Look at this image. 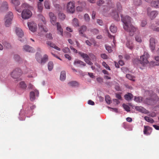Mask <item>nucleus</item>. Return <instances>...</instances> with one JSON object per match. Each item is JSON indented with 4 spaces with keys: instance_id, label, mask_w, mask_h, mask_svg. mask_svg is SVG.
Wrapping results in <instances>:
<instances>
[{
    "instance_id": "1",
    "label": "nucleus",
    "mask_w": 159,
    "mask_h": 159,
    "mask_svg": "<svg viewBox=\"0 0 159 159\" xmlns=\"http://www.w3.org/2000/svg\"><path fill=\"white\" fill-rule=\"evenodd\" d=\"M121 20L123 23V28L126 31L129 33L130 35L132 36L134 33L136 31V28L131 24V18L128 16L120 15Z\"/></svg>"
},
{
    "instance_id": "2",
    "label": "nucleus",
    "mask_w": 159,
    "mask_h": 159,
    "mask_svg": "<svg viewBox=\"0 0 159 159\" xmlns=\"http://www.w3.org/2000/svg\"><path fill=\"white\" fill-rule=\"evenodd\" d=\"M149 94L150 98H147L146 99V102L148 105L153 104L155 103L159 100V98L152 91L148 92V94Z\"/></svg>"
},
{
    "instance_id": "3",
    "label": "nucleus",
    "mask_w": 159,
    "mask_h": 159,
    "mask_svg": "<svg viewBox=\"0 0 159 159\" xmlns=\"http://www.w3.org/2000/svg\"><path fill=\"white\" fill-rule=\"evenodd\" d=\"M149 57V55L146 52H144L143 54L140 57V62L143 66H144L149 63L148 59Z\"/></svg>"
},
{
    "instance_id": "4",
    "label": "nucleus",
    "mask_w": 159,
    "mask_h": 159,
    "mask_svg": "<svg viewBox=\"0 0 159 159\" xmlns=\"http://www.w3.org/2000/svg\"><path fill=\"white\" fill-rule=\"evenodd\" d=\"M66 9L68 12L71 13H74L75 11V3L72 1L68 2L66 5Z\"/></svg>"
},
{
    "instance_id": "5",
    "label": "nucleus",
    "mask_w": 159,
    "mask_h": 159,
    "mask_svg": "<svg viewBox=\"0 0 159 159\" xmlns=\"http://www.w3.org/2000/svg\"><path fill=\"white\" fill-rule=\"evenodd\" d=\"M22 74V72L19 68L14 69L11 72V75L14 79H17Z\"/></svg>"
},
{
    "instance_id": "6",
    "label": "nucleus",
    "mask_w": 159,
    "mask_h": 159,
    "mask_svg": "<svg viewBox=\"0 0 159 159\" xmlns=\"http://www.w3.org/2000/svg\"><path fill=\"white\" fill-rule=\"evenodd\" d=\"M32 15V12L28 9H24L21 13L22 17L24 19L29 18Z\"/></svg>"
},
{
    "instance_id": "7",
    "label": "nucleus",
    "mask_w": 159,
    "mask_h": 159,
    "mask_svg": "<svg viewBox=\"0 0 159 159\" xmlns=\"http://www.w3.org/2000/svg\"><path fill=\"white\" fill-rule=\"evenodd\" d=\"M151 8L150 7L148 8L147 9L148 15L151 19H154L158 14L157 11H151Z\"/></svg>"
},
{
    "instance_id": "8",
    "label": "nucleus",
    "mask_w": 159,
    "mask_h": 159,
    "mask_svg": "<svg viewBox=\"0 0 159 159\" xmlns=\"http://www.w3.org/2000/svg\"><path fill=\"white\" fill-rule=\"evenodd\" d=\"M28 25L30 31L33 32L36 31L37 27L36 23L33 22H29L28 23Z\"/></svg>"
},
{
    "instance_id": "9",
    "label": "nucleus",
    "mask_w": 159,
    "mask_h": 159,
    "mask_svg": "<svg viewBox=\"0 0 159 159\" xmlns=\"http://www.w3.org/2000/svg\"><path fill=\"white\" fill-rule=\"evenodd\" d=\"M49 16L50 19V21L53 25H56L57 24L56 21L57 20L56 17L54 14L50 12L49 14Z\"/></svg>"
},
{
    "instance_id": "10",
    "label": "nucleus",
    "mask_w": 159,
    "mask_h": 159,
    "mask_svg": "<svg viewBox=\"0 0 159 159\" xmlns=\"http://www.w3.org/2000/svg\"><path fill=\"white\" fill-rule=\"evenodd\" d=\"M143 133L147 135H149L152 132V128L149 126H144Z\"/></svg>"
},
{
    "instance_id": "11",
    "label": "nucleus",
    "mask_w": 159,
    "mask_h": 159,
    "mask_svg": "<svg viewBox=\"0 0 159 159\" xmlns=\"http://www.w3.org/2000/svg\"><path fill=\"white\" fill-rule=\"evenodd\" d=\"M16 35L20 38H22L24 36V33L22 30L19 27H16L15 30Z\"/></svg>"
},
{
    "instance_id": "12",
    "label": "nucleus",
    "mask_w": 159,
    "mask_h": 159,
    "mask_svg": "<svg viewBox=\"0 0 159 159\" xmlns=\"http://www.w3.org/2000/svg\"><path fill=\"white\" fill-rule=\"evenodd\" d=\"M150 47L152 51L154 50L155 47V40L153 38H151L150 39Z\"/></svg>"
},
{
    "instance_id": "13",
    "label": "nucleus",
    "mask_w": 159,
    "mask_h": 159,
    "mask_svg": "<svg viewBox=\"0 0 159 159\" xmlns=\"http://www.w3.org/2000/svg\"><path fill=\"white\" fill-rule=\"evenodd\" d=\"M24 50L29 52H33L34 51V49L28 45H25L23 47Z\"/></svg>"
},
{
    "instance_id": "14",
    "label": "nucleus",
    "mask_w": 159,
    "mask_h": 159,
    "mask_svg": "<svg viewBox=\"0 0 159 159\" xmlns=\"http://www.w3.org/2000/svg\"><path fill=\"white\" fill-rule=\"evenodd\" d=\"M8 4L7 2L4 1L1 5L0 9L2 11L7 10L8 9Z\"/></svg>"
},
{
    "instance_id": "15",
    "label": "nucleus",
    "mask_w": 159,
    "mask_h": 159,
    "mask_svg": "<svg viewBox=\"0 0 159 159\" xmlns=\"http://www.w3.org/2000/svg\"><path fill=\"white\" fill-rule=\"evenodd\" d=\"M47 44L48 45L50 46V47L53 48L57 50L58 51H60L61 49L57 46L55 44L53 43H51L50 41H48L47 42Z\"/></svg>"
},
{
    "instance_id": "16",
    "label": "nucleus",
    "mask_w": 159,
    "mask_h": 159,
    "mask_svg": "<svg viewBox=\"0 0 159 159\" xmlns=\"http://www.w3.org/2000/svg\"><path fill=\"white\" fill-rule=\"evenodd\" d=\"M56 25L58 32H59L60 33V34L62 36L63 33V30L62 28H61L60 24L59 23L57 22Z\"/></svg>"
},
{
    "instance_id": "17",
    "label": "nucleus",
    "mask_w": 159,
    "mask_h": 159,
    "mask_svg": "<svg viewBox=\"0 0 159 159\" xmlns=\"http://www.w3.org/2000/svg\"><path fill=\"white\" fill-rule=\"evenodd\" d=\"M126 46L127 48L131 50H132L134 47L132 41L128 40L126 42Z\"/></svg>"
},
{
    "instance_id": "18",
    "label": "nucleus",
    "mask_w": 159,
    "mask_h": 159,
    "mask_svg": "<svg viewBox=\"0 0 159 159\" xmlns=\"http://www.w3.org/2000/svg\"><path fill=\"white\" fill-rule=\"evenodd\" d=\"M110 31L113 33L116 32L117 31V28L113 24L111 25L110 27Z\"/></svg>"
},
{
    "instance_id": "19",
    "label": "nucleus",
    "mask_w": 159,
    "mask_h": 159,
    "mask_svg": "<svg viewBox=\"0 0 159 159\" xmlns=\"http://www.w3.org/2000/svg\"><path fill=\"white\" fill-rule=\"evenodd\" d=\"M38 25L39 29L41 32L43 31L44 32H46L48 31V30L47 28L44 26L42 25V24H39Z\"/></svg>"
},
{
    "instance_id": "20",
    "label": "nucleus",
    "mask_w": 159,
    "mask_h": 159,
    "mask_svg": "<svg viewBox=\"0 0 159 159\" xmlns=\"http://www.w3.org/2000/svg\"><path fill=\"white\" fill-rule=\"evenodd\" d=\"M125 98L127 101H129L133 98V95L131 93H128L124 96Z\"/></svg>"
},
{
    "instance_id": "21",
    "label": "nucleus",
    "mask_w": 159,
    "mask_h": 159,
    "mask_svg": "<svg viewBox=\"0 0 159 159\" xmlns=\"http://www.w3.org/2000/svg\"><path fill=\"white\" fill-rule=\"evenodd\" d=\"M87 30V27L85 25H83L81 26L79 29V33L81 34H83Z\"/></svg>"
},
{
    "instance_id": "22",
    "label": "nucleus",
    "mask_w": 159,
    "mask_h": 159,
    "mask_svg": "<svg viewBox=\"0 0 159 159\" xmlns=\"http://www.w3.org/2000/svg\"><path fill=\"white\" fill-rule=\"evenodd\" d=\"M13 17V15L12 12L11 11H9L6 15L5 17V19H7V18L11 19L12 20Z\"/></svg>"
},
{
    "instance_id": "23",
    "label": "nucleus",
    "mask_w": 159,
    "mask_h": 159,
    "mask_svg": "<svg viewBox=\"0 0 159 159\" xmlns=\"http://www.w3.org/2000/svg\"><path fill=\"white\" fill-rule=\"evenodd\" d=\"M37 7L38 11L39 12H41L43 8V4L41 2H38Z\"/></svg>"
},
{
    "instance_id": "24",
    "label": "nucleus",
    "mask_w": 159,
    "mask_h": 159,
    "mask_svg": "<svg viewBox=\"0 0 159 159\" xmlns=\"http://www.w3.org/2000/svg\"><path fill=\"white\" fill-rule=\"evenodd\" d=\"M66 78V73L65 71H62L61 72L60 79L61 81L64 80Z\"/></svg>"
},
{
    "instance_id": "25",
    "label": "nucleus",
    "mask_w": 159,
    "mask_h": 159,
    "mask_svg": "<svg viewBox=\"0 0 159 159\" xmlns=\"http://www.w3.org/2000/svg\"><path fill=\"white\" fill-rule=\"evenodd\" d=\"M5 19V25L6 26L8 27L11 25L12 20H11V19L9 18H7V19Z\"/></svg>"
},
{
    "instance_id": "26",
    "label": "nucleus",
    "mask_w": 159,
    "mask_h": 159,
    "mask_svg": "<svg viewBox=\"0 0 159 159\" xmlns=\"http://www.w3.org/2000/svg\"><path fill=\"white\" fill-rule=\"evenodd\" d=\"M116 7L118 12H121L122 10V7L120 2H117L116 4Z\"/></svg>"
},
{
    "instance_id": "27",
    "label": "nucleus",
    "mask_w": 159,
    "mask_h": 159,
    "mask_svg": "<svg viewBox=\"0 0 159 159\" xmlns=\"http://www.w3.org/2000/svg\"><path fill=\"white\" fill-rule=\"evenodd\" d=\"M72 25L75 27H77L79 26V22L78 20L76 18H74L72 20Z\"/></svg>"
},
{
    "instance_id": "28",
    "label": "nucleus",
    "mask_w": 159,
    "mask_h": 159,
    "mask_svg": "<svg viewBox=\"0 0 159 159\" xmlns=\"http://www.w3.org/2000/svg\"><path fill=\"white\" fill-rule=\"evenodd\" d=\"M48 56L46 54L44 55L43 57L42 58L41 60V63H44L48 61Z\"/></svg>"
},
{
    "instance_id": "29",
    "label": "nucleus",
    "mask_w": 159,
    "mask_h": 159,
    "mask_svg": "<svg viewBox=\"0 0 159 159\" xmlns=\"http://www.w3.org/2000/svg\"><path fill=\"white\" fill-rule=\"evenodd\" d=\"M151 5L154 7H159V0H157L156 1L152 2L151 3Z\"/></svg>"
},
{
    "instance_id": "30",
    "label": "nucleus",
    "mask_w": 159,
    "mask_h": 159,
    "mask_svg": "<svg viewBox=\"0 0 159 159\" xmlns=\"http://www.w3.org/2000/svg\"><path fill=\"white\" fill-rule=\"evenodd\" d=\"M11 2L14 5L15 7H17L20 4V2L18 0H11Z\"/></svg>"
},
{
    "instance_id": "31",
    "label": "nucleus",
    "mask_w": 159,
    "mask_h": 159,
    "mask_svg": "<svg viewBox=\"0 0 159 159\" xmlns=\"http://www.w3.org/2000/svg\"><path fill=\"white\" fill-rule=\"evenodd\" d=\"M44 6L45 8L46 9H50V4L49 1H45L44 2Z\"/></svg>"
},
{
    "instance_id": "32",
    "label": "nucleus",
    "mask_w": 159,
    "mask_h": 159,
    "mask_svg": "<svg viewBox=\"0 0 159 159\" xmlns=\"http://www.w3.org/2000/svg\"><path fill=\"white\" fill-rule=\"evenodd\" d=\"M78 54L80 55L84 60L86 58H89V56L86 53L82 52H78Z\"/></svg>"
},
{
    "instance_id": "33",
    "label": "nucleus",
    "mask_w": 159,
    "mask_h": 159,
    "mask_svg": "<svg viewBox=\"0 0 159 159\" xmlns=\"http://www.w3.org/2000/svg\"><path fill=\"white\" fill-rule=\"evenodd\" d=\"M135 108L136 110L141 112H143L145 110L144 108L141 106H136Z\"/></svg>"
},
{
    "instance_id": "34",
    "label": "nucleus",
    "mask_w": 159,
    "mask_h": 159,
    "mask_svg": "<svg viewBox=\"0 0 159 159\" xmlns=\"http://www.w3.org/2000/svg\"><path fill=\"white\" fill-rule=\"evenodd\" d=\"M79 64L80 65H83L84 66H86V64L84 62L79 60H75L74 62V64Z\"/></svg>"
},
{
    "instance_id": "35",
    "label": "nucleus",
    "mask_w": 159,
    "mask_h": 159,
    "mask_svg": "<svg viewBox=\"0 0 159 159\" xmlns=\"http://www.w3.org/2000/svg\"><path fill=\"white\" fill-rule=\"evenodd\" d=\"M134 101L140 103L143 101V98L141 97H135Z\"/></svg>"
},
{
    "instance_id": "36",
    "label": "nucleus",
    "mask_w": 159,
    "mask_h": 159,
    "mask_svg": "<svg viewBox=\"0 0 159 159\" xmlns=\"http://www.w3.org/2000/svg\"><path fill=\"white\" fill-rule=\"evenodd\" d=\"M144 119L146 121L151 123H152L154 122V120L152 118L148 116H145Z\"/></svg>"
},
{
    "instance_id": "37",
    "label": "nucleus",
    "mask_w": 159,
    "mask_h": 159,
    "mask_svg": "<svg viewBox=\"0 0 159 159\" xmlns=\"http://www.w3.org/2000/svg\"><path fill=\"white\" fill-rule=\"evenodd\" d=\"M35 93L34 92L31 91L30 92V98L31 101H33L35 99Z\"/></svg>"
},
{
    "instance_id": "38",
    "label": "nucleus",
    "mask_w": 159,
    "mask_h": 159,
    "mask_svg": "<svg viewBox=\"0 0 159 159\" xmlns=\"http://www.w3.org/2000/svg\"><path fill=\"white\" fill-rule=\"evenodd\" d=\"M53 63L52 61L49 62L48 64V70L50 71L51 70L53 69Z\"/></svg>"
},
{
    "instance_id": "39",
    "label": "nucleus",
    "mask_w": 159,
    "mask_h": 159,
    "mask_svg": "<svg viewBox=\"0 0 159 159\" xmlns=\"http://www.w3.org/2000/svg\"><path fill=\"white\" fill-rule=\"evenodd\" d=\"M69 85L71 86H76L78 85V83L75 81H71L68 83Z\"/></svg>"
},
{
    "instance_id": "40",
    "label": "nucleus",
    "mask_w": 159,
    "mask_h": 159,
    "mask_svg": "<svg viewBox=\"0 0 159 159\" xmlns=\"http://www.w3.org/2000/svg\"><path fill=\"white\" fill-rule=\"evenodd\" d=\"M58 17L60 19L63 20L65 18L66 16L63 13L60 12L59 13Z\"/></svg>"
},
{
    "instance_id": "41",
    "label": "nucleus",
    "mask_w": 159,
    "mask_h": 159,
    "mask_svg": "<svg viewBox=\"0 0 159 159\" xmlns=\"http://www.w3.org/2000/svg\"><path fill=\"white\" fill-rule=\"evenodd\" d=\"M107 4L111 7H114V4L112 2L111 0H106Z\"/></svg>"
},
{
    "instance_id": "42",
    "label": "nucleus",
    "mask_w": 159,
    "mask_h": 159,
    "mask_svg": "<svg viewBox=\"0 0 159 159\" xmlns=\"http://www.w3.org/2000/svg\"><path fill=\"white\" fill-rule=\"evenodd\" d=\"M4 46L8 49L10 48L11 47V45L10 43L8 42L4 41L3 43Z\"/></svg>"
},
{
    "instance_id": "43",
    "label": "nucleus",
    "mask_w": 159,
    "mask_h": 159,
    "mask_svg": "<svg viewBox=\"0 0 159 159\" xmlns=\"http://www.w3.org/2000/svg\"><path fill=\"white\" fill-rule=\"evenodd\" d=\"M19 85L20 87L23 89H25L27 86L25 83L24 81H21L19 83Z\"/></svg>"
},
{
    "instance_id": "44",
    "label": "nucleus",
    "mask_w": 159,
    "mask_h": 159,
    "mask_svg": "<svg viewBox=\"0 0 159 159\" xmlns=\"http://www.w3.org/2000/svg\"><path fill=\"white\" fill-rule=\"evenodd\" d=\"M142 2L141 0H134L133 3L136 6L140 5L141 4Z\"/></svg>"
},
{
    "instance_id": "45",
    "label": "nucleus",
    "mask_w": 159,
    "mask_h": 159,
    "mask_svg": "<svg viewBox=\"0 0 159 159\" xmlns=\"http://www.w3.org/2000/svg\"><path fill=\"white\" fill-rule=\"evenodd\" d=\"M84 18L86 22H89L90 20V18L89 15L87 14H85L84 16Z\"/></svg>"
},
{
    "instance_id": "46",
    "label": "nucleus",
    "mask_w": 159,
    "mask_h": 159,
    "mask_svg": "<svg viewBox=\"0 0 159 159\" xmlns=\"http://www.w3.org/2000/svg\"><path fill=\"white\" fill-rule=\"evenodd\" d=\"M149 64L151 66H159V63L157 62H155L154 61H151L149 63Z\"/></svg>"
},
{
    "instance_id": "47",
    "label": "nucleus",
    "mask_w": 159,
    "mask_h": 159,
    "mask_svg": "<svg viewBox=\"0 0 159 159\" xmlns=\"http://www.w3.org/2000/svg\"><path fill=\"white\" fill-rule=\"evenodd\" d=\"M105 101L106 102L109 104L111 103V98L109 95H106L105 97Z\"/></svg>"
},
{
    "instance_id": "48",
    "label": "nucleus",
    "mask_w": 159,
    "mask_h": 159,
    "mask_svg": "<svg viewBox=\"0 0 159 159\" xmlns=\"http://www.w3.org/2000/svg\"><path fill=\"white\" fill-rule=\"evenodd\" d=\"M105 47L106 49L109 53L111 52H112V50L111 46L107 45H105Z\"/></svg>"
},
{
    "instance_id": "49",
    "label": "nucleus",
    "mask_w": 159,
    "mask_h": 159,
    "mask_svg": "<svg viewBox=\"0 0 159 159\" xmlns=\"http://www.w3.org/2000/svg\"><path fill=\"white\" fill-rule=\"evenodd\" d=\"M122 106L125 111H130V108L128 106L125 104H123Z\"/></svg>"
},
{
    "instance_id": "50",
    "label": "nucleus",
    "mask_w": 159,
    "mask_h": 159,
    "mask_svg": "<svg viewBox=\"0 0 159 159\" xmlns=\"http://www.w3.org/2000/svg\"><path fill=\"white\" fill-rule=\"evenodd\" d=\"M126 78L129 80L133 81H134L133 77L131 75L129 74H127L126 75Z\"/></svg>"
},
{
    "instance_id": "51",
    "label": "nucleus",
    "mask_w": 159,
    "mask_h": 159,
    "mask_svg": "<svg viewBox=\"0 0 159 159\" xmlns=\"http://www.w3.org/2000/svg\"><path fill=\"white\" fill-rule=\"evenodd\" d=\"M102 65L106 69H108V70H110L111 69L110 68V67L108 65L106 64V63L105 62L103 61V62H102Z\"/></svg>"
},
{
    "instance_id": "52",
    "label": "nucleus",
    "mask_w": 159,
    "mask_h": 159,
    "mask_svg": "<svg viewBox=\"0 0 159 159\" xmlns=\"http://www.w3.org/2000/svg\"><path fill=\"white\" fill-rule=\"evenodd\" d=\"M62 51L64 53H67L70 52V50L69 48L66 47L62 49Z\"/></svg>"
},
{
    "instance_id": "53",
    "label": "nucleus",
    "mask_w": 159,
    "mask_h": 159,
    "mask_svg": "<svg viewBox=\"0 0 159 159\" xmlns=\"http://www.w3.org/2000/svg\"><path fill=\"white\" fill-rule=\"evenodd\" d=\"M114 18L115 20L117 21H118L120 20L119 16L117 13L114 16Z\"/></svg>"
},
{
    "instance_id": "54",
    "label": "nucleus",
    "mask_w": 159,
    "mask_h": 159,
    "mask_svg": "<svg viewBox=\"0 0 159 159\" xmlns=\"http://www.w3.org/2000/svg\"><path fill=\"white\" fill-rule=\"evenodd\" d=\"M136 40L138 42L141 43L142 42V39L139 36H136L135 37Z\"/></svg>"
},
{
    "instance_id": "55",
    "label": "nucleus",
    "mask_w": 159,
    "mask_h": 159,
    "mask_svg": "<svg viewBox=\"0 0 159 159\" xmlns=\"http://www.w3.org/2000/svg\"><path fill=\"white\" fill-rule=\"evenodd\" d=\"M91 31L93 32V33L94 34H97L98 33L99 30H98L96 29H93L91 30Z\"/></svg>"
},
{
    "instance_id": "56",
    "label": "nucleus",
    "mask_w": 159,
    "mask_h": 159,
    "mask_svg": "<svg viewBox=\"0 0 159 159\" xmlns=\"http://www.w3.org/2000/svg\"><path fill=\"white\" fill-rule=\"evenodd\" d=\"M40 18L41 19V20L42 21L43 24H46V21L45 20V18L43 16L41 15L40 16Z\"/></svg>"
},
{
    "instance_id": "57",
    "label": "nucleus",
    "mask_w": 159,
    "mask_h": 159,
    "mask_svg": "<svg viewBox=\"0 0 159 159\" xmlns=\"http://www.w3.org/2000/svg\"><path fill=\"white\" fill-rule=\"evenodd\" d=\"M36 60H37V61L38 62L41 63V60H40L41 56L39 54H36Z\"/></svg>"
},
{
    "instance_id": "58",
    "label": "nucleus",
    "mask_w": 159,
    "mask_h": 159,
    "mask_svg": "<svg viewBox=\"0 0 159 159\" xmlns=\"http://www.w3.org/2000/svg\"><path fill=\"white\" fill-rule=\"evenodd\" d=\"M108 36L109 38H113V43H114V44H115V42H116V40H115V36H112V35H111L109 33H108Z\"/></svg>"
},
{
    "instance_id": "59",
    "label": "nucleus",
    "mask_w": 159,
    "mask_h": 159,
    "mask_svg": "<svg viewBox=\"0 0 159 159\" xmlns=\"http://www.w3.org/2000/svg\"><path fill=\"white\" fill-rule=\"evenodd\" d=\"M104 2V1L102 0H100L97 2V4L99 6H101Z\"/></svg>"
},
{
    "instance_id": "60",
    "label": "nucleus",
    "mask_w": 159,
    "mask_h": 159,
    "mask_svg": "<svg viewBox=\"0 0 159 159\" xmlns=\"http://www.w3.org/2000/svg\"><path fill=\"white\" fill-rule=\"evenodd\" d=\"M76 10L78 11H82L83 10V8L82 7L78 6L76 7Z\"/></svg>"
},
{
    "instance_id": "61",
    "label": "nucleus",
    "mask_w": 159,
    "mask_h": 159,
    "mask_svg": "<svg viewBox=\"0 0 159 159\" xmlns=\"http://www.w3.org/2000/svg\"><path fill=\"white\" fill-rule=\"evenodd\" d=\"M53 4L55 7L59 10L61 9V7L59 4L56 3V2Z\"/></svg>"
},
{
    "instance_id": "62",
    "label": "nucleus",
    "mask_w": 159,
    "mask_h": 159,
    "mask_svg": "<svg viewBox=\"0 0 159 159\" xmlns=\"http://www.w3.org/2000/svg\"><path fill=\"white\" fill-rule=\"evenodd\" d=\"M147 23L146 20H143L141 22V25L143 27H144L146 25Z\"/></svg>"
},
{
    "instance_id": "63",
    "label": "nucleus",
    "mask_w": 159,
    "mask_h": 159,
    "mask_svg": "<svg viewBox=\"0 0 159 159\" xmlns=\"http://www.w3.org/2000/svg\"><path fill=\"white\" fill-rule=\"evenodd\" d=\"M46 36L47 38L49 39H52V35L50 33L47 34Z\"/></svg>"
},
{
    "instance_id": "64",
    "label": "nucleus",
    "mask_w": 159,
    "mask_h": 159,
    "mask_svg": "<svg viewBox=\"0 0 159 159\" xmlns=\"http://www.w3.org/2000/svg\"><path fill=\"white\" fill-rule=\"evenodd\" d=\"M97 80L98 82L100 83H102L103 82V79L101 77L98 78L97 79Z\"/></svg>"
}]
</instances>
